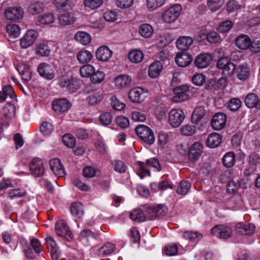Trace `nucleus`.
Listing matches in <instances>:
<instances>
[{
  "instance_id": "30",
  "label": "nucleus",
  "mask_w": 260,
  "mask_h": 260,
  "mask_svg": "<svg viewBox=\"0 0 260 260\" xmlns=\"http://www.w3.org/2000/svg\"><path fill=\"white\" fill-rule=\"evenodd\" d=\"M163 66L159 61H155L150 64L148 74L151 78H155L160 74L162 70Z\"/></svg>"
},
{
  "instance_id": "39",
  "label": "nucleus",
  "mask_w": 260,
  "mask_h": 260,
  "mask_svg": "<svg viewBox=\"0 0 260 260\" xmlns=\"http://www.w3.org/2000/svg\"><path fill=\"white\" fill-rule=\"evenodd\" d=\"M71 212L74 216L80 218L84 214L83 205L79 202L74 203L71 206Z\"/></svg>"
},
{
  "instance_id": "54",
  "label": "nucleus",
  "mask_w": 260,
  "mask_h": 260,
  "mask_svg": "<svg viewBox=\"0 0 260 260\" xmlns=\"http://www.w3.org/2000/svg\"><path fill=\"white\" fill-rule=\"evenodd\" d=\"M111 165L114 170L119 173H123L126 171V166L119 160H114L111 161Z\"/></svg>"
},
{
  "instance_id": "20",
  "label": "nucleus",
  "mask_w": 260,
  "mask_h": 260,
  "mask_svg": "<svg viewBox=\"0 0 260 260\" xmlns=\"http://www.w3.org/2000/svg\"><path fill=\"white\" fill-rule=\"evenodd\" d=\"M112 51L106 46L99 47L95 53L96 59L99 61H108L112 57Z\"/></svg>"
},
{
  "instance_id": "64",
  "label": "nucleus",
  "mask_w": 260,
  "mask_h": 260,
  "mask_svg": "<svg viewBox=\"0 0 260 260\" xmlns=\"http://www.w3.org/2000/svg\"><path fill=\"white\" fill-rule=\"evenodd\" d=\"M235 70L236 65L230 60L224 71H222V75L224 77L231 76L233 75Z\"/></svg>"
},
{
  "instance_id": "34",
  "label": "nucleus",
  "mask_w": 260,
  "mask_h": 260,
  "mask_svg": "<svg viewBox=\"0 0 260 260\" xmlns=\"http://www.w3.org/2000/svg\"><path fill=\"white\" fill-rule=\"evenodd\" d=\"M128 58L132 62L138 63L143 59L144 54L141 50L135 49L131 50L128 53Z\"/></svg>"
},
{
  "instance_id": "43",
  "label": "nucleus",
  "mask_w": 260,
  "mask_h": 260,
  "mask_svg": "<svg viewBox=\"0 0 260 260\" xmlns=\"http://www.w3.org/2000/svg\"><path fill=\"white\" fill-rule=\"evenodd\" d=\"M172 36L168 33L159 35L156 39L157 45L160 47L165 46L172 42Z\"/></svg>"
},
{
  "instance_id": "49",
  "label": "nucleus",
  "mask_w": 260,
  "mask_h": 260,
  "mask_svg": "<svg viewBox=\"0 0 260 260\" xmlns=\"http://www.w3.org/2000/svg\"><path fill=\"white\" fill-rule=\"evenodd\" d=\"M105 78V74L101 70H94V73L91 75L90 80L94 84H99L102 82Z\"/></svg>"
},
{
  "instance_id": "24",
  "label": "nucleus",
  "mask_w": 260,
  "mask_h": 260,
  "mask_svg": "<svg viewBox=\"0 0 260 260\" xmlns=\"http://www.w3.org/2000/svg\"><path fill=\"white\" fill-rule=\"evenodd\" d=\"M59 23L63 26L70 25L74 24L76 20L74 14L70 12H65L58 17Z\"/></svg>"
},
{
  "instance_id": "59",
  "label": "nucleus",
  "mask_w": 260,
  "mask_h": 260,
  "mask_svg": "<svg viewBox=\"0 0 260 260\" xmlns=\"http://www.w3.org/2000/svg\"><path fill=\"white\" fill-rule=\"evenodd\" d=\"M99 119L102 124L107 125L112 122L113 117L110 113L105 112L101 114Z\"/></svg>"
},
{
  "instance_id": "26",
  "label": "nucleus",
  "mask_w": 260,
  "mask_h": 260,
  "mask_svg": "<svg viewBox=\"0 0 260 260\" xmlns=\"http://www.w3.org/2000/svg\"><path fill=\"white\" fill-rule=\"evenodd\" d=\"M222 137L217 133H212L207 137L206 144L208 147L215 148L219 146L221 142Z\"/></svg>"
},
{
  "instance_id": "14",
  "label": "nucleus",
  "mask_w": 260,
  "mask_h": 260,
  "mask_svg": "<svg viewBox=\"0 0 260 260\" xmlns=\"http://www.w3.org/2000/svg\"><path fill=\"white\" fill-rule=\"evenodd\" d=\"M226 121V115L223 113H217L212 117L211 124L213 129L219 131L225 126Z\"/></svg>"
},
{
  "instance_id": "35",
  "label": "nucleus",
  "mask_w": 260,
  "mask_h": 260,
  "mask_svg": "<svg viewBox=\"0 0 260 260\" xmlns=\"http://www.w3.org/2000/svg\"><path fill=\"white\" fill-rule=\"evenodd\" d=\"M6 31L10 38L15 39L20 36L21 29L18 24H9L6 26Z\"/></svg>"
},
{
  "instance_id": "7",
  "label": "nucleus",
  "mask_w": 260,
  "mask_h": 260,
  "mask_svg": "<svg viewBox=\"0 0 260 260\" xmlns=\"http://www.w3.org/2000/svg\"><path fill=\"white\" fill-rule=\"evenodd\" d=\"M38 36L39 32L37 30L32 29L27 30L20 40V46L24 49L28 48L34 44Z\"/></svg>"
},
{
  "instance_id": "6",
  "label": "nucleus",
  "mask_w": 260,
  "mask_h": 260,
  "mask_svg": "<svg viewBox=\"0 0 260 260\" xmlns=\"http://www.w3.org/2000/svg\"><path fill=\"white\" fill-rule=\"evenodd\" d=\"M146 212L148 218L154 220L160 216L165 215L167 212V209L161 205H150L146 207Z\"/></svg>"
},
{
  "instance_id": "53",
  "label": "nucleus",
  "mask_w": 260,
  "mask_h": 260,
  "mask_svg": "<svg viewBox=\"0 0 260 260\" xmlns=\"http://www.w3.org/2000/svg\"><path fill=\"white\" fill-rule=\"evenodd\" d=\"M224 2V0H208V7L212 12H215L223 5Z\"/></svg>"
},
{
  "instance_id": "56",
  "label": "nucleus",
  "mask_w": 260,
  "mask_h": 260,
  "mask_svg": "<svg viewBox=\"0 0 260 260\" xmlns=\"http://www.w3.org/2000/svg\"><path fill=\"white\" fill-rule=\"evenodd\" d=\"M62 140L64 144L69 148H73L76 144L75 138L69 134L63 135Z\"/></svg>"
},
{
  "instance_id": "22",
  "label": "nucleus",
  "mask_w": 260,
  "mask_h": 260,
  "mask_svg": "<svg viewBox=\"0 0 260 260\" xmlns=\"http://www.w3.org/2000/svg\"><path fill=\"white\" fill-rule=\"evenodd\" d=\"M131 82V77L125 74L117 76L114 80V85L117 89L124 88L129 86Z\"/></svg>"
},
{
  "instance_id": "11",
  "label": "nucleus",
  "mask_w": 260,
  "mask_h": 260,
  "mask_svg": "<svg viewBox=\"0 0 260 260\" xmlns=\"http://www.w3.org/2000/svg\"><path fill=\"white\" fill-rule=\"evenodd\" d=\"M24 12L20 7H9L6 9L4 12L5 18L9 20L15 21L22 18Z\"/></svg>"
},
{
  "instance_id": "57",
  "label": "nucleus",
  "mask_w": 260,
  "mask_h": 260,
  "mask_svg": "<svg viewBox=\"0 0 260 260\" xmlns=\"http://www.w3.org/2000/svg\"><path fill=\"white\" fill-rule=\"evenodd\" d=\"M131 118L137 122H144L146 119V115L144 111H134L132 112Z\"/></svg>"
},
{
  "instance_id": "1",
  "label": "nucleus",
  "mask_w": 260,
  "mask_h": 260,
  "mask_svg": "<svg viewBox=\"0 0 260 260\" xmlns=\"http://www.w3.org/2000/svg\"><path fill=\"white\" fill-rule=\"evenodd\" d=\"M139 170L137 172L138 175L141 179L144 178L146 176H150L148 167H151L155 171L159 172L161 167L158 160L154 158H151L147 160L146 164L143 162H138Z\"/></svg>"
},
{
  "instance_id": "42",
  "label": "nucleus",
  "mask_w": 260,
  "mask_h": 260,
  "mask_svg": "<svg viewBox=\"0 0 260 260\" xmlns=\"http://www.w3.org/2000/svg\"><path fill=\"white\" fill-rule=\"evenodd\" d=\"M223 165L227 167L230 168L233 167L236 161L235 155L234 152H229L226 153L222 159Z\"/></svg>"
},
{
  "instance_id": "25",
  "label": "nucleus",
  "mask_w": 260,
  "mask_h": 260,
  "mask_svg": "<svg viewBox=\"0 0 260 260\" xmlns=\"http://www.w3.org/2000/svg\"><path fill=\"white\" fill-rule=\"evenodd\" d=\"M191 56L186 53H178L175 57V61L180 67L184 68L189 65L192 62Z\"/></svg>"
},
{
  "instance_id": "55",
  "label": "nucleus",
  "mask_w": 260,
  "mask_h": 260,
  "mask_svg": "<svg viewBox=\"0 0 260 260\" xmlns=\"http://www.w3.org/2000/svg\"><path fill=\"white\" fill-rule=\"evenodd\" d=\"M103 4V0H84V5L85 7L91 10L100 7Z\"/></svg>"
},
{
  "instance_id": "45",
  "label": "nucleus",
  "mask_w": 260,
  "mask_h": 260,
  "mask_svg": "<svg viewBox=\"0 0 260 260\" xmlns=\"http://www.w3.org/2000/svg\"><path fill=\"white\" fill-rule=\"evenodd\" d=\"M205 114V110L203 107H199L195 109L191 117L192 123L196 124L199 122Z\"/></svg>"
},
{
  "instance_id": "32",
  "label": "nucleus",
  "mask_w": 260,
  "mask_h": 260,
  "mask_svg": "<svg viewBox=\"0 0 260 260\" xmlns=\"http://www.w3.org/2000/svg\"><path fill=\"white\" fill-rule=\"evenodd\" d=\"M202 146L200 143H194L190 148L188 158L191 161L198 159L201 154Z\"/></svg>"
},
{
  "instance_id": "3",
  "label": "nucleus",
  "mask_w": 260,
  "mask_h": 260,
  "mask_svg": "<svg viewBox=\"0 0 260 260\" xmlns=\"http://www.w3.org/2000/svg\"><path fill=\"white\" fill-rule=\"evenodd\" d=\"M138 137L146 143L151 145L155 141V137L152 131L145 125L140 124L135 129Z\"/></svg>"
},
{
  "instance_id": "36",
  "label": "nucleus",
  "mask_w": 260,
  "mask_h": 260,
  "mask_svg": "<svg viewBox=\"0 0 260 260\" xmlns=\"http://www.w3.org/2000/svg\"><path fill=\"white\" fill-rule=\"evenodd\" d=\"M244 102L247 107L249 108H257L258 97L257 95L254 93H250L245 97Z\"/></svg>"
},
{
  "instance_id": "62",
  "label": "nucleus",
  "mask_w": 260,
  "mask_h": 260,
  "mask_svg": "<svg viewBox=\"0 0 260 260\" xmlns=\"http://www.w3.org/2000/svg\"><path fill=\"white\" fill-rule=\"evenodd\" d=\"M169 137L168 134L161 132L158 136V145L160 148H163L168 143Z\"/></svg>"
},
{
  "instance_id": "48",
  "label": "nucleus",
  "mask_w": 260,
  "mask_h": 260,
  "mask_svg": "<svg viewBox=\"0 0 260 260\" xmlns=\"http://www.w3.org/2000/svg\"><path fill=\"white\" fill-rule=\"evenodd\" d=\"M166 0H146V6L149 11H153L160 8L165 4Z\"/></svg>"
},
{
  "instance_id": "17",
  "label": "nucleus",
  "mask_w": 260,
  "mask_h": 260,
  "mask_svg": "<svg viewBox=\"0 0 260 260\" xmlns=\"http://www.w3.org/2000/svg\"><path fill=\"white\" fill-rule=\"evenodd\" d=\"M212 58V56L209 53L200 54L197 56L194 60V65L199 68H205L209 66Z\"/></svg>"
},
{
  "instance_id": "47",
  "label": "nucleus",
  "mask_w": 260,
  "mask_h": 260,
  "mask_svg": "<svg viewBox=\"0 0 260 260\" xmlns=\"http://www.w3.org/2000/svg\"><path fill=\"white\" fill-rule=\"evenodd\" d=\"M14 97H15V95L11 85H6L3 87V93H1V102L7 99L12 100Z\"/></svg>"
},
{
  "instance_id": "40",
  "label": "nucleus",
  "mask_w": 260,
  "mask_h": 260,
  "mask_svg": "<svg viewBox=\"0 0 260 260\" xmlns=\"http://www.w3.org/2000/svg\"><path fill=\"white\" fill-rule=\"evenodd\" d=\"M130 218L136 222H143L146 219V216L140 209H134L129 214Z\"/></svg>"
},
{
  "instance_id": "52",
  "label": "nucleus",
  "mask_w": 260,
  "mask_h": 260,
  "mask_svg": "<svg viewBox=\"0 0 260 260\" xmlns=\"http://www.w3.org/2000/svg\"><path fill=\"white\" fill-rule=\"evenodd\" d=\"M191 187V184L188 181H181L177 188L176 192L180 195H185L187 193Z\"/></svg>"
},
{
  "instance_id": "58",
  "label": "nucleus",
  "mask_w": 260,
  "mask_h": 260,
  "mask_svg": "<svg viewBox=\"0 0 260 260\" xmlns=\"http://www.w3.org/2000/svg\"><path fill=\"white\" fill-rule=\"evenodd\" d=\"M45 240L47 246L51 248V253L57 255L58 254V247L53 238L48 236L46 238Z\"/></svg>"
},
{
  "instance_id": "60",
  "label": "nucleus",
  "mask_w": 260,
  "mask_h": 260,
  "mask_svg": "<svg viewBox=\"0 0 260 260\" xmlns=\"http://www.w3.org/2000/svg\"><path fill=\"white\" fill-rule=\"evenodd\" d=\"M37 53L42 56H47L50 54V49L45 43H41L38 45Z\"/></svg>"
},
{
  "instance_id": "37",
  "label": "nucleus",
  "mask_w": 260,
  "mask_h": 260,
  "mask_svg": "<svg viewBox=\"0 0 260 260\" xmlns=\"http://www.w3.org/2000/svg\"><path fill=\"white\" fill-rule=\"evenodd\" d=\"M15 106L9 102L3 106V115L8 119H12L15 116Z\"/></svg>"
},
{
  "instance_id": "12",
  "label": "nucleus",
  "mask_w": 260,
  "mask_h": 260,
  "mask_svg": "<svg viewBox=\"0 0 260 260\" xmlns=\"http://www.w3.org/2000/svg\"><path fill=\"white\" fill-rule=\"evenodd\" d=\"M39 74L43 78L51 80L55 77V71L53 66L48 63H41L37 68Z\"/></svg>"
},
{
  "instance_id": "18",
  "label": "nucleus",
  "mask_w": 260,
  "mask_h": 260,
  "mask_svg": "<svg viewBox=\"0 0 260 260\" xmlns=\"http://www.w3.org/2000/svg\"><path fill=\"white\" fill-rule=\"evenodd\" d=\"M50 168L53 174L57 177H61L65 175V171L58 158H53L49 162Z\"/></svg>"
},
{
  "instance_id": "41",
  "label": "nucleus",
  "mask_w": 260,
  "mask_h": 260,
  "mask_svg": "<svg viewBox=\"0 0 260 260\" xmlns=\"http://www.w3.org/2000/svg\"><path fill=\"white\" fill-rule=\"evenodd\" d=\"M95 68L90 64H87L82 66L79 70L80 75L82 77L90 78L91 75L94 73Z\"/></svg>"
},
{
  "instance_id": "29",
  "label": "nucleus",
  "mask_w": 260,
  "mask_h": 260,
  "mask_svg": "<svg viewBox=\"0 0 260 260\" xmlns=\"http://www.w3.org/2000/svg\"><path fill=\"white\" fill-rule=\"evenodd\" d=\"M17 70L24 82L26 83L31 79V72L27 64L25 63H20L17 67Z\"/></svg>"
},
{
  "instance_id": "50",
  "label": "nucleus",
  "mask_w": 260,
  "mask_h": 260,
  "mask_svg": "<svg viewBox=\"0 0 260 260\" xmlns=\"http://www.w3.org/2000/svg\"><path fill=\"white\" fill-rule=\"evenodd\" d=\"M183 236L184 239L192 242L199 241L202 238L201 233L191 231L184 232Z\"/></svg>"
},
{
  "instance_id": "2",
  "label": "nucleus",
  "mask_w": 260,
  "mask_h": 260,
  "mask_svg": "<svg viewBox=\"0 0 260 260\" xmlns=\"http://www.w3.org/2000/svg\"><path fill=\"white\" fill-rule=\"evenodd\" d=\"M182 11V7L179 4H175L166 10L161 15L162 20L166 23L174 22L179 17Z\"/></svg>"
},
{
  "instance_id": "21",
  "label": "nucleus",
  "mask_w": 260,
  "mask_h": 260,
  "mask_svg": "<svg viewBox=\"0 0 260 260\" xmlns=\"http://www.w3.org/2000/svg\"><path fill=\"white\" fill-rule=\"evenodd\" d=\"M70 106L71 104L65 99H58L52 103L53 109L58 113H63L67 111Z\"/></svg>"
},
{
  "instance_id": "15",
  "label": "nucleus",
  "mask_w": 260,
  "mask_h": 260,
  "mask_svg": "<svg viewBox=\"0 0 260 260\" xmlns=\"http://www.w3.org/2000/svg\"><path fill=\"white\" fill-rule=\"evenodd\" d=\"M145 90L141 87L132 88L128 93V98L133 103H141L145 100Z\"/></svg>"
},
{
  "instance_id": "27",
  "label": "nucleus",
  "mask_w": 260,
  "mask_h": 260,
  "mask_svg": "<svg viewBox=\"0 0 260 260\" xmlns=\"http://www.w3.org/2000/svg\"><path fill=\"white\" fill-rule=\"evenodd\" d=\"M79 240L85 246H88L95 240L94 234L89 230L82 231L78 237Z\"/></svg>"
},
{
  "instance_id": "19",
  "label": "nucleus",
  "mask_w": 260,
  "mask_h": 260,
  "mask_svg": "<svg viewBox=\"0 0 260 260\" xmlns=\"http://www.w3.org/2000/svg\"><path fill=\"white\" fill-rule=\"evenodd\" d=\"M236 46L240 49L245 50L248 49L251 45V40L246 35L242 34L238 36L235 40Z\"/></svg>"
},
{
  "instance_id": "16",
  "label": "nucleus",
  "mask_w": 260,
  "mask_h": 260,
  "mask_svg": "<svg viewBox=\"0 0 260 260\" xmlns=\"http://www.w3.org/2000/svg\"><path fill=\"white\" fill-rule=\"evenodd\" d=\"M55 15L51 12L45 13L37 17V25L41 27L49 26L55 22Z\"/></svg>"
},
{
  "instance_id": "4",
  "label": "nucleus",
  "mask_w": 260,
  "mask_h": 260,
  "mask_svg": "<svg viewBox=\"0 0 260 260\" xmlns=\"http://www.w3.org/2000/svg\"><path fill=\"white\" fill-rule=\"evenodd\" d=\"M58 83L61 87L67 88L70 92H74L79 87L76 79L68 75L60 77Z\"/></svg>"
},
{
  "instance_id": "8",
  "label": "nucleus",
  "mask_w": 260,
  "mask_h": 260,
  "mask_svg": "<svg viewBox=\"0 0 260 260\" xmlns=\"http://www.w3.org/2000/svg\"><path fill=\"white\" fill-rule=\"evenodd\" d=\"M174 95L173 101L175 103L184 102L188 100L190 98V91L187 85H181L176 87L174 89Z\"/></svg>"
},
{
  "instance_id": "38",
  "label": "nucleus",
  "mask_w": 260,
  "mask_h": 260,
  "mask_svg": "<svg viewBox=\"0 0 260 260\" xmlns=\"http://www.w3.org/2000/svg\"><path fill=\"white\" fill-rule=\"evenodd\" d=\"M236 73L239 80L244 81L247 79L249 76L250 69L246 66L240 65L237 68Z\"/></svg>"
},
{
  "instance_id": "61",
  "label": "nucleus",
  "mask_w": 260,
  "mask_h": 260,
  "mask_svg": "<svg viewBox=\"0 0 260 260\" xmlns=\"http://www.w3.org/2000/svg\"><path fill=\"white\" fill-rule=\"evenodd\" d=\"M206 81V77L202 74L198 73L194 75L192 78V83L197 86L202 85Z\"/></svg>"
},
{
  "instance_id": "44",
  "label": "nucleus",
  "mask_w": 260,
  "mask_h": 260,
  "mask_svg": "<svg viewBox=\"0 0 260 260\" xmlns=\"http://www.w3.org/2000/svg\"><path fill=\"white\" fill-rule=\"evenodd\" d=\"M153 32L152 26L147 23H144L140 25L139 27V33L140 35L146 38L150 37Z\"/></svg>"
},
{
  "instance_id": "46",
  "label": "nucleus",
  "mask_w": 260,
  "mask_h": 260,
  "mask_svg": "<svg viewBox=\"0 0 260 260\" xmlns=\"http://www.w3.org/2000/svg\"><path fill=\"white\" fill-rule=\"evenodd\" d=\"M115 249L114 244L111 243H107L103 247L99 249L97 254L100 256H104L112 253Z\"/></svg>"
},
{
  "instance_id": "10",
  "label": "nucleus",
  "mask_w": 260,
  "mask_h": 260,
  "mask_svg": "<svg viewBox=\"0 0 260 260\" xmlns=\"http://www.w3.org/2000/svg\"><path fill=\"white\" fill-rule=\"evenodd\" d=\"M211 232L212 235L220 239H228L232 236L231 228L224 224H219L213 226Z\"/></svg>"
},
{
  "instance_id": "51",
  "label": "nucleus",
  "mask_w": 260,
  "mask_h": 260,
  "mask_svg": "<svg viewBox=\"0 0 260 260\" xmlns=\"http://www.w3.org/2000/svg\"><path fill=\"white\" fill-rule=\"evenodd\" d=\"M40 129L44 136H48L53 132L54 127L51 123L45 121L40 125Z\"/></svg>"
},
{
  "instance_id": "23",
  "label": "nucleus",
  "mask_w": 260,
  "mask_h": 260,
  "mask_svg": "<svg viewBox=\"0 0 260 260\" xmlns=\"http://www.w3.org/2000/svg\"><path fill=\"white\" fill-rule=\"evenodd\" d=\"M193 42V39L189 36H181L176 41L177 48L182 51L188 50Z\"/></svg>"
},
{
  "instance_id": "9",
  "label": "nucleus",
  "mask_w": 260,
  "mask_h": 260,
  "mask_svg": "<svg viewBox=\"0 0 260 260\" xmlns=\"http://www.w3.org/2000/svg\"><path fill=\"white\" fill-rule=\"evenodd\" d=\"M55 232L57 236L70 241L73 239V235L65 221L58 220L55 224Z\"/></svg>"
},
{
  "instance_id": "28",
  "label": "nucleus",
  "mask_w": 260,
  "mask_h": 260,
  "mask_svg": "<svg viewBox=\"0 0 260 260\" xmlns=\"http://www.w3.org/2000/svg\"><path fill=\"white\" fill-rule=\"evenodd\" d=\"M45 5L43 2L39 1H32L28 6V12L32 15L41 14L44 11Z\"/></svg>"
},
{
  "instance_id": "63",
  "label": "nucleus",
  "mask_w": 260,
  "mask_h": 260,
  "mask_svg": "<svg viewBox=\"0 0 260 260\" xmlns=\"http://www.w3.org/2000/svg\"><path fill=\"white\" fill-rule=\"evenodd\" d=\"M233 23L231 20H226L220 23L218 27V30L221 32H228L233 27Z\"/></svg>"
},
{
  "instance_id": "31",
  "label": "nucleus",
  "mask_w": 260,
  "mask_h": 260,
  "mask_svg": "<svg viewBox=\"0 0 260 260\" xmlns=\"http://www.w3.org/2000/svg\"><path fill=\"white\" fill-rule=\"evenodd\" d=\"M93 57L91 52L87 50L82 49L77 53L76 58L79 63H88L91 61Z\"/></svg>"
},
{
  "instance_id": "13",
  "label": "nucleus",
  "mask_w": 260,
  "mask_h": 260,
  "mask_svg": "<svg viewBox=\"0 0 260 260\" xmlns=\"http://www.w3.org/2000/svg\"><path fill=\"white\" fill-rule=\"evenodd\" d=\"M30 174L35 177H40L44 173L45 168L43 160L39 158H34L30 165Z\"/></svg>"
},
{
  "instance_id": "5",
  "label": "nucleus",
  "mask_w": 260,
  "mask_h": 260,
  "mask_svg": "<svg viewBox=\"0 0 260 260\" xmlns=\"http://www.w3.org/2000/svg\"><path fill=\"white\" fill-rule=\"evenodd\" d=\"M185 117L182 110L173 109L169 113V122L173 127H178L183 123Z\"/></svg>"
},
{
  "instance_id": "33",
  "label": "nucleus",
  "mask_w": 260,
  "mask_h": 260,
  "mask_svg": "<svg viewBox=\"0 0 260 260\" xmlns=\"http://www.w3.org/2000/svg\"><path fill=\"white\" fill-rule=\"evenodd\" d=\"M74 39L77 42L83 45H88L91 41L90 35L83 31H77L74 36Z\"/></svg>"
}]
</instances>
